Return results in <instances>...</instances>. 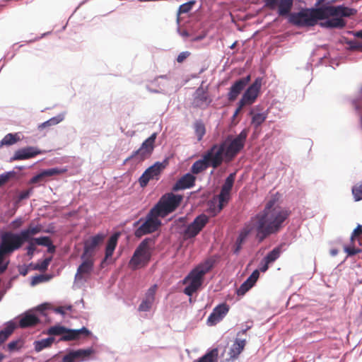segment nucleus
<instances>
[{
  "label": "nucleus",
  "instance_id": "4c0bfd02",
  "mask_svg": "<svg viewBox=\"0 0 362 362\" xmlns=\"http://www.w3.org/2000/svg\"><path fill=\"white\" fill-rule=\"evenodd\" d=\"M64 119V116L59 115L56 117H52L49 120L38 125L37 129L39 131H42L44 129H48L52 126L57 125Z\"/></svg>",
  "mask_w": 362,
  "mask_h": 362
},
{
  "label": "nucleus",
  "instance_id": "7c9ffc66",
  "mask_svg": "<svg viewBox=\"0 0 362 362\" xmlns=\"http://www.w3.org/2000/svg\"><path fill=\"white\" fill-rule=\"evenodd\" d=\"M329 16V18H330ZM334 18L331 19H328L324 23H321L320 25L322 26L330 28H343L346 26V21L339 16H333Z\"/></svg>",
  "mask_w": 362,
  "mask_h": 362
},
{
  "label": "nucleus",
  "instance_id": "680f3d73",
  "mask_svg": "<svg viewBox=\"0 0 362 362\" xmlns=\"http://www.w3.org/2000/svg\"><path fill=\"white\" fill-rule=\"evenodd\" d=\"M71 306L69 305V306H67V307H62V306H59V307H57V308H55V312L57 313H59L61 315H64L65 314V310H71Z\"/></svg>",
  "mask_w": 362,
  "mask_h": 362
},
{
  "label": "nucleus",
  "instance_id": "603ef678",
  "mask_svg": "<svg viewBox=\"0 0 362 362\" xmlns=\"http://www.w3.org/2000/svg\"><path fill=\"white\" fill-rule=\"evenodd\" d=\"M12 175V173H6L4 174L0 175V185L2 186L4 184L8 182V180L11 178Z\"/></svg>",
  "mask_w": 362,
  "mask_h": 362
},
{
  "label": "nucleus",
  "instance_id": "79ce46f5",
  "mask_svg": "<svg viewBox=\"0 0 362 362\" xmlns=\"http://www.w3.org/2000/svg\"><path fill=\"white\" fill-rule=\"evenodd\" d=\"M194 4H195V1H188L185 4H182L181 6H180L178 11H177V16H179L180 15H181L182 13H187L189 12L192 10Z\"/></svg>",
  "mask_w": 362,
  "mask_h": 362
},
{
  "label": "nucleus",
  "instance_id": "6e6552de",
  "mask_svg": "<svg viewBox=\"0 0 362 362\" xmlns=\"http://www.w3.org/2000/svg\"><path fill=\"white\" fill-rule=\"evenodd\" d=\"M148 243L149 239L144 240L134 251L129 262L134 269L144 267L150 261L151 252Z\"/></svg>",
  "mask_w": 362,
  "mask_h": 362
},
{
  "label": "nucleus",
  "instance_id": "c03bdc74",
  "mask_svg": "<svg viewBox=\"0 0 362 362\" xmlns=\"http://www.w3.org/2000/svg\"><path fill=\"white\" fill-rule=\"evenodd\" d=\"M66 332V328L62 326H53L51 327L48 331L47 334L49 335H61L64 334Z\"/></svg>",
  "mask_w": 362,
  "mask_h": 362
},
{
  "label": "nucleus",
  "instance_id": "c9c22d12",
  "mask_svg": "<svg viewBox=\"0 0 362 362\" xmlns=\"http://www.w3.org/2000/svg\"><path fill=\"white\" fill-rule=\"evenodd\" d=\"M218 358V349L214 348L202 356L194 362H217Z\"/></svg>",
  "mask_w": 362,
  "mask_h": 362
},
{
  "label": "nucleus",
  "instance_id": "c756f323",
  "mask_svg": "<svg viewBox=\"0 0 362 362\" xmlns=\"http://www.w3.org/2000/svg\"><path fill=\"white\" fill-rule=\"evenodd\" d=\"M42 230V226L40 224H33L30 223L27 228L22 230L21 231L22 236L23 237V239L25 241L31 240L34 238H33V235H35Z\"/></svg>",
  "mask_w": 362,
  "mask_h": 362
},
{
  "label": "nucleus",
  "instance_id": "49530a36",
  "mask_svg": "<svg viewBox=\"0 0 362 362\" xmlns=\"http://www.w3.org/2000/svg\"><path fill=\"white\" fill-rule=\"evenodd\" d=\"M353 195L356 201H360L362 199V185H356L352 189Z\"/></svg>",
  "mask_w": 362,
  "mask_h": 362
},
{
  "label": "nucleus",
  "instance_id": "72a5a7b5",
  "mask_svg": "<svg viewBox=\"0 0 362 362\" xmlns=\"http://www.w3.org/2000/svg\"><path fill=\"white\" fill-rule=\"evenodd\" d=\"M193 128L198 141L202 140L206 134V127L201 119L196 120L193 124Z\"/></svg>",
  "mask_w": 362,
  "mask_h": 362
},
{
  "label": "nucleus",
  "instance_id": "a211bd4d",
  "mask_svg": "<svg viewBox=\"0 0 362 362\" xmlns=\"http://www.w3.org/2000/svg\"><path fill=\"white\" fill-rule=\"evenodd\" d=\"M94 353L93 349H78L70 351L67 354L63 356L62 362H83L90 359L91 355Z\"/></svg>",
  "mask_w": 362,
  "mask_h": 362
},
{
  "label": "nucleus",
  "instance_id": "f8f14e48",
  "mask_svg": "<svg viewBox=\"0 0 362 362\" xmlns=\"http://www.w3.org/2000/svg\"><path fill=\"white\" fill-rule=\"evenodd\" d=\"M235 179V173H230L226 179L221 187V192L218 196V212H220L228 204L230 199V191L233 188Z\"/></svg>",
  "mask_w": 362,
  "mask_h": 362
},
{
  "label": "nucleus",
  "instance_id": "9b49d317",
  "mask_svg": "<svg viewBox=\"0 0 362 362\" xmlns=\"http://www.w3.org/2000/svg\"><path fill=\"white\" fill-rule=\"evenodd\" d=\"M209 221V217L204 214H202L197 216L193 222L189 224L184 230V238L187 240L197 236L208 223Z\"/></svg>",
  "mask_w": 362,
  "mask_h": 362
},
{
  "label": "nucleus",
  "instance_id": "f03ea898",
  "mask_svg": "<svg viewBox=\"0 0 362 362\" xmlns=\"http://www.w3.org/2000/svg\"><path fill=\"white\" fill-rule=\"evenodd\" d=\"M357 13L355 8L339 6H322L317 8H303L287 16L288 22L297 27H310L315 25L318 20L329 18V16L351 17Z\"/></svg>",
  "mask_w": 362,
  "mask_h": 362
},
{
  "label": "nucleus",
  "instance_id": "6ab92c4d",
  "mask_svg": "<svg viewBox=\"0 0 362 362\" xmlns=\"http://www.w3.org/2000/svg\"><path fill=\"white\" fill-rule=\"evenodd\" d=\"M251 80L250 75L239 78L235 81L229 88L227 94L228 100L230 102L235 101L241 92L245 89L246 86Z\"/></svg>",
  "mask_w": 362,
  "mask_h": 362
},
{
  "label": "nucleus",
  "instance_id": "2f4dec72",
  "mask_svg": "<svg viewBox=\"0 0 362 362\" xmlns=\"http://www.w3.org/2000/svg\"><path fill=\"white\" fill-rule=\"evenodd\" d=\"M119 236V233H115L109 238L105 247V260L109 259L112 256V254L117 244Z\"/></svg>",
  "mask_w": 362,
  "mask_h": 362
},
{
  "label": "nucleus",
  "instance_id": "8fccbe9b",
  "mask_svg": "<svg viewBox=\"0 0 362 362\" xmlns=\"http://www.w3.org/2000/svg\"><path fill=\"white\" fill-rule=\"evenodd\" d=\"M158 286L156 284L153 285L150 287L147 292L146 293L145 298H147L150 300H155V295L157 291Z\"/></svg>",
  "mask_w": 362,
  "mask_h": 362
},
{
  "label": "nucleus",
  "instance_id": "ddd939ff",
  "mask_svg": "<svg viewBox=\"0 0 362 362\" xmlns=\"http://www.w3.org/2000/svg\"><path fill=\"white\" fill-rule=\"evenodd\" d=\"M264 5L271 10H276L279 16H286L290 13L293 0H264Z\"/></svg>",
  "mask_w": 362,
  "mask_h": 362
},
{
  "label": "nucleus",
  "instance_id": "dca6fc26",
  "mask_svg": "<svg viewBox=\"0 0 362 362\" xmlns=\"http://www.w3.org/2000/svg\"><path fill=\"white\" fill-rule=\"evenodd\" d=\"M105 238V234L98 233L85 240L83 252L81 256L94 258L96 247L103 243Z\"/></svg>",
  "mask_w": 362,
  "mask_h": 362
},
{
  "label": "nucleus",
  "instance_id": "cd10ccee",
  "mask_svg": "<svg viewBox=\"0 0 362 362\" xmlns=\"http://www.w3.org/2000/svg\"><path fill=\"white\" fill-rule=\"evenodd\" d=\"M246 345L245 339H235L228 352L229 361L237 359Z\"/></svg>",
  "mask_w": 362,
  "mask_h": 362
},
{
  "label": "nucleus",
  "instance_id": "473e14b6",
  "mask_svg": "<svg viewBox=\"0 0 362 362\" xmlns=\"http://www.w3.org/2000/svg\"><path fill=\"white\" fill-rule=\"evenodd\" d=\"M209 167H211L210 164L205 160L204 156L202 158L197 161H195L192 167L191 172L192 174H199L204 170H206Z\"/></svg>",
  "mask_w": 362,
  "mask_h": 362
},
{
  "label": "nucleus",
  "instance_id": "6e6d98bb",
  "mask_svg": "<svg viewBox=\"0 0 362 362\" xmlns=\"http://www.w3.org/2000/svg\"><path fill=\"white\" fill-rule=\"evenodd\" d=\"M270 263L267 262V261L264 260V259H262L259 264V272H265L268 270Z\"/></svg>",
  "mask_w": 362,
  "mask_h": 362
},
{
  "label": "nucleus",
  "instance_id": "9d476101",
  "mask_svg": "<svg viewBox=\"0 0 362 362\" xmlns=\"http://www.w3.org/2000/svg\"><path fill=\"white\" fill-rule=\"evenodd\" d=\"M81 264L78 267L74 276L76 283H84L90 279L94 269L95 259L81 256Z\"/></svg>",
  "mask_w": 362,
  "mask_h": 362
},
{
  "label": "nucleus",
  "instance_id": "4d7b16f0",
  "mask_svg": "<svg viewBox=\"0 0 362 362\" xmlns=\"http://www.w3.org/2000/svg\"><path fill=\"white\" fill-rule=\"evenodd\" d=\"M32 192H33V189L31 188L21 192L18 197L19 199L23 200V199H25L28 198L30 197V194L32 193Z\"/></svg>",
  "mask_w": 362,
  "mask_h": 362
},
{
  "label": "nucleus",
  "instance_id": "37998d69",
  "mask_svg": "<svg viewBox=\"0 0 362 362\" xmlns=\"http://www.w3.org/2000/svg\"><path fill=\"white\" fill-rule=\"evenodd\" d=\"M267 119V115L264 113H256L252 116V123L255 125L256 127L261 125Z\"/></svg>",
  "mask_w": 362,
  "mask_h": 362
},
{
  "label": "nucleus",
  "instance_id": "58836bf2",
  "mask_svg": "<svg viewBox=\"0 0 362 362\" xmlns=\"http://www.w3.org/2000/svg\"><path fill=\"white\" fill-rule=\"evenodd\" d=\"M54 341V339L52 337H48L47 339H43L40 341H36L34 342V347L35 350L37 352H40L44 349L48 348L51 346V345L53 344Z\"/></svg>",
  "mask_w": 362,
  "mask_h": 362
},
{
  "label": "nucleus",
  "instance_id": "5fc2aeb1",
  "mask_svg": "<svg viewBox=\"0 0 362 362\" xmlns=\"http://www.w3.org/2000/svg\"><path fill=\"white\" fill-rule=\"evenodd\" d=\"M50 262V259L49 258H47L45 259H44L38 266H37V269L41 270V271H45L47 269L48 267V265Z\"/></svg>",
  "mask_w": 362,
  "mask_h": 362
},
{
  "label": "nucleus",
  "instance_id": "864d4df0",
  "mask_svg": "<svg viewBox=\"0 0 362 362\" xmlns=\"http://www.w3.org/2000/svg\"><path fill=\"white\" fill-rule=\"evenodd\" d=\"M189 55L190 53L189 52H182L178 54L177 62L178 63H182Z\"/></svg>",
  "mask_w": 362,
  "mask_h": 362
},
{
  "label": "nucleus",
  "instance_id": "e433bc0d",
  "mask_svg": "<svg viewBox=\"0 0 362 362\" xmlns=\"http://www.w3.org/2000/svg\"><path fill=\"white\" fill-rule=\"evenodd\" d=\"M16 326L13 322L7 323L6 327L0 331V345L4 343L13 332Z\"/></svg>",
  "mask_w": 362,
  "mask_h": 362
},
{
  "label": "nucleus",
  "instance_id": "69168bd1",
  "mask_svg": "<svg viewBox=\"0 0 362 362\" xmlns=\"http://www.w3.org/2000/svg\"><path fill=\"white\" fill-rule=\"evenodd\" d=\"M353 49L362 50V44H357L352 47Z\"/></svg>",
  "mask_w": 362,
  "mask_h": 362
},
{
  "label": "nucleus",
  "instance_id": "4be33fe9",
  "mask_svg": "<svg viewBox=\"0 0 362 362\" xmlns=\"http://www.w3.org/2000/svg\"><path fill=\"white\" fill-rule=\"evenodd\" d=\"M362 235V226L358 225L351 233L350 238V245L344 246V251L347 253L348 256H353L356 254L360 253L362 250L360 248H356L355 247V241L358 239L359 245H361L360 240L358 238Z\"/></svg>",
  "mask_w": 362,
  "mask_h": 362
},
{
  "label": "nucleus",
  "instance_id": "f257e3e1",
  "mask_svg": "<svg viewBox=\"0 0 362 362\" xmlns=\"http://www.w3.org/2000/svg\"><path fill=\"white\" fill-rule=\"evenodd\" d=\"M291 215V211L278 203L277 199L268 200L262 211L253 218L256 238L263 242L271 235L279 233L285 226Z\"/></svg>",
  "mask_w": 362,
  "mask_h": 362
},
{
  "label": "nucleus",
  "instance_id": "3c124183",
  "mask_svg": "<svg viewBox=\"0 0 362 362\" xmlns=\"http://www.w3.org/2000/svg\"><path fill=\"white\" fill-rule=\"evenodd\" d=\"M12 175V173H6L4 174L0 175V185L2 186L4 184L8 182V180L11 178Z\"/></svg>",
  "mask_w": 362,
  "mask_h": 362
},
{
  "label": "nucleus",
  "instance_id": "a878e982",
  "mask_svg": "<svg viewBox=\"0 0 362 362\" xmlns=\"http://www.w3.org/2000/svg\"><path fill=\"white\" fill-rule=\"evenodd\" d=\"M66 171V169H59L57 168H49L42 170L39 174L34 176L30 181V183L35 184L44 181L45 177L60 175Z\"/></svg>",
  "mask_w": 362,
  "mask_h": 362
},
{
  "label": "nucleus",
  "instance_id": "052dcab7",
  "mask_svg": "<svg viewBox=\"0 0 362 362\" xmlns=\"http://www.w3.org/2000/svg\"><path fill=\"white\" fill-rule=\"evenodd\" d=\"M8 252H7L4 249L0 247V265H4V260L5 256L10 255Z\"/></svg>",
  "mask_w": 362,
  "mask_h": 362
},
{
  "label": "nucleus",
  "instance_id": "774afa93",
  "mask_svg": "<svg viewBox=\"0 0 362 362\" xmlns=\"http://www.w3.org/2000/svg\"><path fill=\"white\" fill-rule=\"evenodd\" d=\"M180 35L182 36V37H188L189 35L188 33V32L187 30H183L180 33Z\"/></svg>",
  "mask_w": 362,
  "mask_h": 362
},
{
  "label": "nucleus",
  "instance_id": "20e7f679",
  "mask_svg": "<svg viewBox=\"0 0 362 362\" xmlns=\"http://www.w3.org/2000/svg\"><path fill=\"white\" fill-rule=\"evenodd\" d=\"M213 267L210 260L199 264L185 278L184 283L189 281V284L185 288L184 293L191 296L202 286L204 275L209 272Z\"/></svg>",
  "mask_w": 362,
  "mask_h": 362
},
{
  "label": "nucleus",
  "instance_id": "13d9d810",
  "mask_svg": "<svg viewBox=\"0 0 362 362\" xmlns=\"http://www.w3.org/2000/svg\"><path fill=\"white\" fill-rule=\"evenodd\" d=\"M245 106H246V105L243 102L239 100V102L238 103V107L236 108V110L233 115V117L235 118L236 116H238V115L240 112V111Z\"/></svg>",
  "mask_w": 362,
  "mask_h": 362
},
{
  "label": "nucleus",
  "instance_id": "bf43d9fd",
  "mask_svg": "<svg viewBox=\"0 0 362 362\" xmlns=\"http://www.w3.org/2000/svg\"><path fill=\"white\" fill-rule=\"evenodd\" d=\"M23 223V221L21 218H18L12 221L11 225L13 228H20Z\"/></svg>",
  "mask_w": 362,
  "mask_h": 362
},
{
  "label": "nucleus",
  "instance_id": "5701e85b",
  "mask_svg": "<svg viewBox=\"0 0 362 362\" xmlns=\"http://www.w3.org/2000/svg\"><path fill=\"white\" fill-rule=\"evenodd\" d=\"M255 230V226L253 222V218H252L249 223H246L243 229L240 230L239 235L235 242V252L238 253L242 248V245L246 241L248 235L251 232Z\"/></svg>",
  "mask_w": 362,
  "mask_h": 362
},
{
  "label": "nucleus",
  "instance_id": "423d86ee",
  "mask_svg": "<svg viewBox=\"0 0 362 362\" xmlns=\"http://www.w3.org/2000/svg\"><path fill=\"white\" fill-rule=\"evenodd\" d=\"M161 216L153 208L146 214L144 222L134 232L136 238H141L145 235L153 233L157 231L161 226Z\"/></svg>",
  "mask_w": 362,
  "mask_h": 362
},
{
  "label": "nucleus",
  "instance_id": "338daca9",
  "mask_svg": "<svg viewBox=\"0 0 362 362\" xmlns=\"http://www.w3.org/2000/svg\"><path fill=\"white\" fill-rule=\"evenodd\" d=\"M355 36L357 37H359V38H362V30H359V31H357L355 33Z\"/></svg>",
  "mask_w": 362,
  "mask_h": 362
},
{
  "label": "nucleus",
  "instance_id": "39448f33",
  "mask_svg": "<svg viewBox=\"0 0 362 362\" xmlns=\"http://www.w3.org/2000/svg\"><path fill=\"white\" fill-rule=\"evenodd\" d=\"M182 198L180 194L166 193L160 198L153 209L161 216V218H164L179 206Z\"/></svg>",
  "mask_w": 362,
  "mask_h": 362
},
{
  "label": "nucleus",
  "instance_id": "0eeeda50",
  "mask_svg": "<svg viewBox=\"0 0 362 362\" xmlns=\"http://www.w3.org/2000/svg\"><path fill=\"white\" fill-rule=\"evenodd\" d=\"M25 243L21 232L17 233L11 230H6L0 234V247L11 255L21 249Z\"/></svg>",
  "mask_w": 362,
  "mask_h": 362
},
{
  "label": "nucleus",
  "instance_id": "ea45409f",
  "mask_svg": "<svg viewBox=\"0 0 362 362\" xmlns=\"http://www.w3.org/2000/svg\"><path fill=\"white\" fill-rule=\"evenodd\" d=\"M33 241L38 245L47 247L49 252H54L55 250V247L52 245V240L49 237L43 236L35 238H33Z\"/></svg>",
  "mask_w": 362,
  "mask_h": 362
},
{
  "label": "nucleus",
  "instance_id": "f3484780",
  "mask_svg": "<svg viewBox=\"0 0 362 362\" xmlns=\"http://www.w3.org/2000/svg\"><path fill=\"white\" fill-rule=\"evenodd\" d=\"M212 99L209 95L207 88L199 87L194 93L192 105L194 107L206 109L211 103Z\"/></svg>",
  "mask_w": 362,
  "mask_h": 362
},
{
  "label": "nucleus",
  "instance_id": "09e8293b",
  "mask_svg": "<svg viewBox=\"0 0 362 362\" xmlns=\"http://www.w3.org/2000/svg\"><path fill=\"white\" fill-rule=\"evenodd\" d=\"M21 347V340H16L9 342L7 345L8 350L11 352L18 351Z\"/></svg>",
  "mask_w": 362,
  "mask_h": 362
},
{
  "label": "nucleus",
  "instance_id": "bb28decb",
  "mask_svg": "<svg viewBox=\"0 0 362 362\" xmlns=\"http://www.w3.org/2000/svg\"><path fill=\"white\" fill-rule=\"evenodd\" d=\"M40 322V319L34 314L30 313H25L21 317L18 326L21 328L25 329L28 327H33Z\"/></svg>",
  "mask_w": 362,
  "mask_h": 362
},
{
  "label": "nucleus",
  "instance_id": "de8ad7c7",
  "mask_svg": "<svg viewBox=\"0 0 362 362\" xmlns=\"http://www.w3.org/2000/svg\"><path fill=\"white\" fill-rule=\"evenodd\" d=\"M25 243H28V245L26 246L27 255L32 257L34 255V252L36 250L35 245H37L33 239L31 240L26 241Z\"/></svg>",
  "mask_w": 362,
  "mask_h": 362
},
{
  "label": "nucleus",
  "instance_id": "4468645a",
  "mask_svg": "<svg viewBox=\"0 0 362 362\" xmlns=\"http://www.w3.org/2000/svg\"><path fill=\"white\" fill-rule=\"evenodd\" d=\"M262 85V78H257L255 81L246 89L243 93L240 101L246 105H252L259 96Z\"/></svg>",
  "mask_w": 362,
  "mask_h": 362
},
{
  "label": "nucleus",
  "instance_id": "a19ab883",
  "mask_svg": "<svg viewBox=\"0 0 362 362\" xmlns=\"http://www.w3.org/2000/svg\"><path fill=\"white\" fill-rule=\"evenodd\" d=\"M281 253V249L280 247H276L274 248L271 252H269L265 257L264 260L267 261V262L272 264L274 263L279 257Z\"/></svg>",
  "mask_w": 362,
  "mask_h": 362
},
{
  "label": "nucleus",
  "instance_id": "aec40b11",
  "mask_svg": "<svg viewBox=\"0 0 362 362\" xmlns=\"http://www.w3.org/2000/svg\"><path fill=\"white\" fill-rule=\"evenodd\" d=\"M45 153V151H42L37 147L35 146H27L23 148L17 150L11 160H26L31 158H34L37 155H40Z\"/></svg>",
  "mask_w": 362,
  "mask_h": 362
},
{
  "label": "nucleus",
  "instance_id": "f704fd0d",
  "mask_svg": "<svg viewBox=\"0 0 362 362\" xmlns=\"http://www.w3.org/2000/svg\"><path fill=\"white\" fill-rule=\"evenodd\" d=\"M21 140V139L18 133H9L6 134L0 141V148H1L3 146H11Z\"/></svg>",
  "mask_w": 362,
  "mask_h": 362
},
{
  "label": "nucleus",
  "instance_id": "c85d7f7f",
  "mask_svg": "<svg viewBox=\"0 0 362 362\" xmlns=\"http://www.w3.org/2000/svg\"><path fill=\"white\" fill-rule=\"evenodd\" d=\"M90 334V331L87 329L86 327H83L80 329H66V332L64 334V335L62 337L61 339L63 341H71L78 339L81 335H84L87 337Z\"/></svg>",
  "mask_w": 362,
  "mask_h": 362
},
{
  "label": "nucleus",
  "instance_id": "393cba45",
  "mask_svg": "<svg viewBox=\"0 0 362 362\" xmlns=\"http://www.w3.org/2000/svg\"><path fill=\"white\" fill-rule=\"evenodd\" d=\"M259 273L258 269H255L251 275L244 281L240 288L237 290L238 296H244L257 282L259 279Z\"/></svg>",
  "mask_w": 362,
  "mask_h": 362
},
{
  "label": "nucleus",
  "instance_id": "7ed1b4c3",
  "mask_svg": "<svg viewBox=\"0 0 362 362\" xmlns=\"http://www.w3.org/2000/svg\"><path fill=\"white\" fill-rule=\"evenodd\" d=\"M248 131L243 129L236 137L230 136L220 144H215L203 156L214 169L218 168L223 162L232 161L244 148Z\"/></svg>",
  "mask_w": 362,
  "mask_h": 362
},
{
  "label": "nucleus",
  "instance_id": "a18cd8bd",
  "mask_svg": "<svg viewBox=\"0 0 362 362\" xmlns=\"http://www.w3.org/2000/svg\"><path fill=\"white\" fill-rule=\"evenodd\" d=\"M153 302L154 300L145 298L139 305V310L143 312L148 311L151 309Z\"/></svg>",
  "mask_w": 362,
  "mask_h": 362
},
{
  "label": "nucleus",
  "instance_id": "1a4fd4ad",
  "mask_svg": "<svg viewBox=\"0 0 362 362\" xmlns=\"http://www.w3.org/2000/svg\"><path fill=\"white\" fill-rule=\"evenodd\" d=\"M156 137L157 133L152 134L142 143L138 150L134 151L132 154L126 159V161L135 159L136 162L139 163L148 158L153 151Z\"/></svg>",
  "mask_w": 362,
  "mask_h": 362
},
{
  "label": "nucleus",
  "instance_id": "0e129e2a",
  "mask_svg": "<svg viewBox=\"0 0 362 362\" xmlns=\"http://www.w3.org/2000/svg\"><path fill=\"white\" fill-rule=\"evenodd\" d=\"M338 250L337 249H332L329 251V253L332 256L334 257L338 254Z\"/></svg>",
  "mask_w": 362,
  "mask_h": 362
},
{
  "label": "nucleus",
  "instance_id": "2eb2a0df",
  "mask_svg": "<svg viewBox=\"0 0 362 362\" xmlns=\"http://www.w3.org/2000/svg\"><path fill=\"white\" fill-rule=\"evenodd\" d=\"M165 166L159 162L148 168L139 179L140 186L141 187H146L151 180H158Z\"/></svg>",
  "mask_w": 362,
  "mask_h": 362
},
{
  "label": "nucleus",
  "instance_id": "e2e57ef3",
  "mask_svg": "<svg viewBox=\"0 0 362 362\" xmlns=\"http://www.w3.org/2000/svg\"><path fill=\"white\" fill-rule=\"evenodd\" d=\"M8 262L4 264V265H0V274L4 273L8 267Z\"/></svg>",
  "mask_w": 362,
  "mask_h": 362
},
{
  "label": "nucleus",
  "instance_id": "412c9836",
  "mask_svg": "<svg viewBox=\"0 0 362 362\" xmlns=\"http://www.w3.org/2000/svg\"><path fill=\"white\" fill-rule=\"evenodd\" d=\"M229 310L226 303H222L215 307L207 319V324L210 326L216 325L226 315Z\"/></svg>",
  "mask_w": 362,
  "mask_h": 362
},
{
  "label": "nucleus",
  "instance_id": "b1692460",
  "mask_svg": "<svg viewBox=\"0 0 362 362\" xmlns=\"http://www.w3.org/2000/svg\"><path fill=\"white\" fill-rule=\"evenodd\" d=\"M196 177L191 173H187L181 177L173 187V191L189 189L194 185Z\"/></svg>",
  "mask_w": 362,
  "mask_h": 362
}]
</instances>
